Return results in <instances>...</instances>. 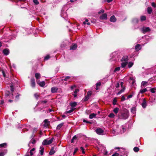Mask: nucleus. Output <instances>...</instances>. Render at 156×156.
Here are the masks:
<instances>
[{
  "instance_id": "nucleus-24",
  "label": "nucleus",
  "mask_w": 156,
  "mask_h": 156,
  "mask_svg": "<svg viewBox=\"0 0 156 156\" xmlns=\"http://www.w3.org/2000/svg\"><path fill=\"white\" fill-rule=\"evenodd\" d=\"M125 90V87H123L122 88V89H121L119 92L117 94V95H119L121 94L122 93L124 92Z\"/></svg>"
},
{
  "instance_id": "nucleus-38",
  "label": "nucleus",
  "mask_w": 156,
  "mask_h": 156,
  "mask_svg": "<svg viewBox=\"0 0 156 156\" xmlns=\"http://www.w3.org/2000/svg\"><path fill=\"white\" fill-rule=\"evenodd\" d=\"M89 98V97L87 95L85 96L83 98V100L84 101H87Z\"/></svg>"
},
{
  "instance_id": "nucleus-48",
  "label": "nucleus",
  "mask_w": 156,
  "mask_h": 156,
  "mask_svg": "<svg viewBox=\"0 0 156 156\" xmlns=\"http://www.w3.org/2000/svg\"><path fill=\"white\" fill-rule=\"evenodd\" d=\"M33 2L36 5H38L39 4L37 0H33Z\"/></svg>"
},
{
  "instance_id": "nucleus-20",
  "label": "nucleus",
  "mask_w": 156,
  "mask_h": 156,
  "mask_svg": "<svg viewBox=\"0 0 156 156\" xmlns=\"http://www.w3.org/2000/svg\"><path fill=\"white\" fill-rule=\"evenodd\" d=\"M128 64V62H122L121 63V67L122 68H125Z\"/></svg>"
},
{
  "instance_id": "nucleus-43",
  "label": "nucleus",
  "mask_w": 156,
  "mask_h": 156,
  "mask_svg": "<svg viewBox=\"0 0 156 156\" xmlns=\"http://www.w3.org/2000/svg\"><path fill=\"white\" fill-rule=\"evenodd\" d=\"M92 92L90 91H89L87 92V95L90 98V97L92 95Z\"/></svg>"
},
{
  "instance_id": "nucleus-36",
  "label": "nucleus",
  "mask_w": 156,
  "mask_h": 156,
  "mask_svg": "<svg viewBox=\"0 0 156 156\" xmlns=\"http://www.w3.org/2000/svg\"><path fill=\"white\" fill-rule=\"evenodd\" d=\"M147 82L145 81H143L142 82L141 84V86L144 87L145 85H146Z\"/></svg>"
},
{
  "instance_id": "nucleus-34",
  "label": "nucleus",
  "mask_w": 156,
  "mask_h": 156,
  "mask_svg": "<svg viewBox=\"0 0 156 156\" xmlns=\"http://www.w3.org/2000/svg\"><path fill=\"white\" fill-rule=\"evenodd\" d=\"M147 90L146 88H144L143 89H141L140 90V93L142 94L143 93L146 91H147Z\"/></svg>"
},
{
  "instance_id": "nucleus-63",
  "label": "nucleus",
  "mask_w": 156,
  "mask_h": 156,
  "mask_svg": "<svg viewBox=\"0 0 156 156\" xmlns=\"http://www.w3.org/2000/svg\"><path fill=\"white\" fill-rule=\"evenodd\" d=\"M133 96V95L131 94L127 96V98L129 99L131 98Z\"/></svg>"
},
{
  "instance_id": "nucleus-58",
  "label": "nucleus",
  "mask_w": 156,
  "mask_h": 156,
  "mask_svg": "<svg viewBox=\"0 0 156 156\" xmlns=\"http://www.w3.org/2000/svg\"><path fill=\"white\" fill-rule=\"evenodd\" d=\"M20 96V94L17 93V95L16 96V98L17 99H19V96Z\"/></svg>"
},
{
  "instance_id": "nucleus-42",
  "label": "nucleus",
  "mask_w": 156,
  "mask_h": 156,
  "mask_svg": "<svg viewBox=\"0 0 156 156\" xmlns=\"http://www.w3.org/2000/svg\"><path fill=\"white\" fill-rule=\"evenodd\" d=\"M139 148L137 147H135L133 148V150L135 152H137L139 151Z\"/></svg>"
},
{
  "instance_id": "nucleus-19",
  "label": "nucleus",
  "mask_w": 156,
  "mask_h": 156,
  "mask_svg": "<svg viewBox=\"0 0 156 156\" xmlns=\"http://www.w3.org/2000/svg\"><path fill=\"white\" fill-rule=\"evenodd\" d=\"M55 153V151L54 150V147H52L51 148L50 151L49 152V154L50 155H52L54 154Z\"/></svg>"
},
{
  "instance_id": "nucleus-44",
  "label": "nucleus",
  "mask_w": 156,
  "mask_h": 156,
  "mask_svg": "<svg viewBox=\"0 0 156 156\" xmlns=\"http://www.w3.org/2000/svg\"><path fill=\"white\" fill-rule=\"evenodd\" d=\"M70 78V76H67L64 79H62L61 80H64V81H67Z\"/></svg>"
},
{
  "instance_id": "nucleus-31",
  "label": "nucleus",
  "mask_w": 156,
  "mask_h": 156,
  "mask_svg": "<svg viewBox=\"0 0 156 156\" xmlns=\"http://www.w3.org/2000/svg\"><path fill=\"white\" fill-rule=\"evenodd\" d=\"M150 91L152 93H155L156 91V87L151 88L150 89Z\"/></svg>"
},
{
  "instance_id": "nucleus-61",
  "label": "nucleus",
  "mask_w": 156,
  "mask_h": 156,
  "mask_svg": "<svg viewBox=\"0 0 156 156\" xmlns=\"http://www.w3.org/2000/svg\"><path fill=\"white\" fill-rule=\"evenodd\" d=\"M123 84H124V83L123 82H121V83H120V85H121L122 88L124 87L123 86Z\"/></svg>"
},
{
  "instance_id": "nucleus-45",
  "label": "nucleus",
  "mask_w": 156,
  "mask_h": 156,
  "mask_svg": "<svg viewBox=\"0 0 156 156\" xmlns=\"http://www.w3.org/2000/svg\"><path fill=\"white\" fill-rule=\"evenodd\" d=\"M35 97L37 99L39 97V95L38 93H36L34 94Z\"/></svg>"
},
{
  "instance_id": "nucleus-5",
  "label": "nucleus",
  "mask_w": 156,
  "mask_h": 156,
  "mask_svg": "<svg viewBox=\"0 0 156 156\" xmlns=\"http://www.w3.org/2000/svg\"><path fill=\"white\" fill-rule=\"evenodd\" d=\"M54 139V138L52 137L49 140L47 139L44 140L42 144L44 145L50 144L52 143Z\"/></svg>"
},
{
  "instance_id": "nucleus-16",
  "label": "nucleus",
  "mask_w": 156,
  "mask_h": 156,
  "mask_svg": "<svg viewBox=\"0 0 156 156\" xmlns=\"http://www.w3.org/2000/svg\"><path fill=\"white\" fill-rule=\"evenodd\" d=\"M38 81L37 80V83L39 84V85L41 87H44L45 85V83L44 81H42V82H40L38 83Z\"/></svg>"
},
{
  "instance_id": "nucleus-9",
  "label": "nucleus",
  "mask_w": 156,
  "mask_h": 156,
  "mask_svg": "<svg viewBox=\"0 0 156 156\" xmlns=\"http://www.w3.org/2000/svg\"><path fill=\"white\" fill-rule=\"evenodd\" d=\"M101 20H106L107 19V15L106 13H103L99 17Z\"/></svg>"
},
{
  "instance_id": "nucleus-27",
  "label": "nucleus",
  "mask_w": 156,
  "mask_h": 156,
  "mask_svg": "<svg viewBox=\"0 0 156 156\" xmlns=\"http://www.w3.org/2000/svg\"><path fill=\"white\" fill-rule=\"evenodd\" d=\"M97 114L94 113H92L89 115V118L90 119H92L94 117H95Z\"/></svg>"
},
{
  "instance_id": "nucleus-39",
  "label": "nucleus",
  "mask_w": 156,
  "mask_h": 156,
  "mask_svg": "<svg viewBox=\"0 0 156 156\" xmlns=\"http://www.w3.org/2000/svg\"><path fill=\"white\" fill-rule=\"evenodd\" d=\"M140 20L141 21H144L146 20V17L145 16H141L140 17Z\"/></svg>"
},
{
  "instance_id": "nucleus-56",
  "label": "nucleus",
  "mask_w": 156,
  "mask_h": 156,
  "mask_svg": "<svg viewBox=\"0 0 156 156\" xmlns=\"http://www.w3.org/2000/svg\"><path fill=\"white\" fill-rule=\"evenodd\" d=\"M83 122H86L87 123H91V122H90L88 121H87L85 119H84L83 120Z\"/></svg>"
},
{
  "instance_id": "nucleus-21",
  "label": "nucleus",
  "mask_w": 156,
  "mask_h": 156,
  "mask_svg": "<svg viewBox=\"0 0 156 156\" xmlns=\"http://www.w3.org/2000/svg\"><path fill=\"white\" fill-rule=\"evenodd\" d=\"M141 49L140 45V44H137L135 47V49L137 51Z\"/></svg>"
},
{
  "instance_id": "nucleus-1",
  "label": "nucleus",
  "mask_w": 156,
  "mask_h": 156,
  "mask_svg": "<svg viewBox=\"0 0 156 156\" xmlns=\"http://www.w3.org/2000/svg\"><path fill=\"white\" fill-rule=\"evenodd\" d=\"M10 87L11 92L10 93L9 91H6L5 92V97L7 99L13 98V92L14 91L13 86L12 85L10 86Z\"/></svg>"
},
{
  "instance_id": "nucleus-12",
  "label": "nucleus",
  "mask_w": 156,
  "mask_h": 156,
  "mask_svg": "<svg viewBox=\"0 0 156 156\" xmlns=\"http://www.w3.org/2000/svg\"><path fill=\"white\" fill-rule=\"evenodd\" d=\"M141 105L143 108H145L147 105L146 101L145 99H144L143 100V102L141 104Z\"/></svg>"
},
{
  "instance_id": "nucleus-17",
  "label": "nucleus",
  "mask_w": 156,
  "mask_h": 156,
  "mask_svg": "<svg viewBox=\"0 0 156 156\" xmlns=\"http://www.w3.org/2000/svg\"><path fill=\"white\" fill-rule=\"evenodd\" d=\"M77 48V45L76 44H75L70 46V50H74L76 49Z\"/></svg>"
},
{
  "instance_id": "nucleus-23",
  "label": "nucleus",
  "mask_w": 156,
  "mask_h": 156,
  "mask_svg": "<svg viewBox=\"0 0 156 156\" xmlns=\"http://www.w3.org/2000/svg\"><path fill=\"white\" fill-rule=\"evenodd\" d=\"M152 11V9L151 7H149L147 8V12L149 14H151Z\"/></svg>"
},
{
  "instance_id": "nucleus-64",
  "label": "nucleus",
  "mask_w": 156,
  "mask_h": 156,
  "mask_svg": "<svg viewBox=\"0 0 156 156\" xmlns=\"http://www.w3.org/2000/svg\"><path fill=\"white\" fill-rule=\"evenodd\" d=\"M5 154L3 152L0 153V156H3Z\"/></svg>"
},
{
  "instance_id": "nucleus-11",
  "label": "nucleus",
  "mask_w": 156,
  "mask_h": 156,
  "mask_svg": "<svg viewBox=\"0 0 156 156\" xmlns=\"http://www.w3.org/2000/svg\"><path fill=\"white\" fill-rule=\"evenodd\" d=\"M3 53L5 55H7L9 53V50L8 48H5L3 50Z\"/></svg>"
},
{
  "instance_id": "nucleus-33",
  "label": "nucleus",
  "mask_w": 156,
  "mask_h": 156,
  "mask_svg": "<svg viewBox=\"0 0 156 156\" xmlns=\"http://www.w3.org/2000/svg\"><path fill=\"white\" fill-rule=\"evenodd\" d=\"M139 20L137 18H134L133 20V23H137L138 22Z\"/></svg>"
},
{
  "instance_id": "nucleus-54",
  "label": "nucleus",
  "mask_w": 156,
  "mask_h": 156,
  "mask_svg": "<svg viewBox=\"0 0 156 156\" xmlns=\"http://www.w3.org/2000/svg\"><path fill=\"white\" fill-rule=\"evenodd\" d=\"M151 5L152 6L154 7L155 8L156 7V5L155 4L154 2H152L151 3Z\"/></svg>"
},
{
  "instance_id": "nucleus-49",
  "label": "nucleus",
  "mask_w": 156,
  "mask_h": 156,
  "mask_svg": "<svg viewBox=\"0 0 156 156\" xmlns=\"http://www.w3.org/2000/svg\"><path fill=\"white\" fill-rule=\"evenodd\" d=\"M50 58V56L49 55H47L44 58V60H47Z\"/></svg>"
},
{
  "instance_id": "nucleus-25",
  "label": "nucleus",
  "mask_w": 156,
  "mask_h": 156,
  "mask_svg": "<svg viewBox=\"0 0 156 156\" xmlns=\"http://www.w3.org/2000/svg\"><path fill=\"white\" fill-rule=\"evenodd\" d=\"M63 122L61 123L58 124L57 126V129L58 130L60 129L63 126Z\"/></svg>"
},
{
  "instance_id": "nucleus-32",
  "label": "nucleus",
  "mask_w": 156,
  "mask_h": 156,
  "mask_svg": "<svg viewBox=\"0 0 156 156\" xmlns=\"http://www.w3.org/2000/svg\"><path fill=\"white\" fill-rule=\"evenodd\" d=\"M119 111V108H115L113 110V112L116 114L118 113Z\"/></svg>"
},
{
  "instance_id": "nucleus-41",
  "label": "nucleus",
  "mask_w": 156,
  "mask_h": 156,
  "mask_svg": "<svg viewBox=\"0 0 156 156\" xmlns=\"http://www.w3.org/2000/svg\"><path fill=\"white\" fill-rule=\"evenodd\" d=\"M108 116L110 118H113L115 117V115L113 113H111L108 115Z\"/></svg>"
},
{
  "instance_id": "nucleus-8",
  "label": "nucleus",
  "mask_w": 156,
  "mask_h": 156,
  "mask_svg": "<svg viewBox=\"0 0 156 156\" xmlns=\"http://www.w3.org/2000/svg\"><path fill=\"white\" fill-rule=\"evenodd\" d=\"M30 85L31 87L33 88H34L35 87V80L34 78H31V79Z\"/></svg>"
},
{
  "instance_id": "nucleus-37",
  "label": "nucleus",
  "mask_w": 156,
  "mask_h": 156,
  "mask_svg": "<svg viewBox=\"0 0 156 156\" xmlns=\"http://www.w3.org/2000/svg\"><path fill=\"white\" fill-rule=\"evenodd\" d=\"M126 131V129L123 126H122L121 129V133H124Z\"/></svg>"
},
{
  "instance_id": "nucleus-46",
  "label": "nucleus",
  "mask_w": 156,
  "mask_h": 156,
  "mask_svg": "<svg viewBox=\"0 0 156 156\" xmlns=\"http://www.w3.org/2000/svg\"><path fill=\"white\" fill-rule=\"evenodd\" d=\"M120 69V67H116L115 69L114 70V72H115L117 71H119Z\"/></svg>"
},
{
  "instance_id": "nucleus-62",
  "label": "nucleus",
  "mask_w": 156,
  "mask_h": 156,
  "mask_svg": "<svg viewBox=\"0 0 156 156\" xmlns=\"http://www.w3.org/2000/svg\"><path fill=\"white\" fill-rule=\"evenodd\" d=\"M52 111V110L51 109H49L47 111V112L48 113H50Z\"/></svg>"
},
{
  "instance_id": "nucleus-13",
  "label": "nucleus",
  "mask_w": 156,
  "mask_h": 156,
  "mask_svg": "<svg viewBox=\"0 0 156 156\" xmlns=\"http://www.w3.org/2000/svg\"><path fill=\"white\" fill-rule=\"evenodd\" d=\"M116 20V19L114 15L112 16L110 19V21L112 22H115Z\"/></svg>"
},
{
  "instance_id": "nucleus-40",
  "label": "nucleus",
  "mask_w": 156,
  "mask_h": 156,
  "mask_svg": "<svg viewBox=\"0 0 156 156\" xmlns=\"http://www.w3.org/2000/svg\"><path fill=\"white\" fill-rule=\"evenodd\" d=\"M133 64V62H129L128 64V66L129 68H131V67H132Z\"/></svg>"
},
{
  "instance_id": "nucleus-53",
  "label": "nucleus",
  "mask_w": 156,
  "mask_h": 156,
  "mask_svg": "<svg viewBox=\"0 0 156 156\" xmlns=\"http://www.w3.org/2000/svg\"><path fill=\"white\" fill-rule=\"evenodd\" d=\"M119 154L117 153H115L114 154H113L112 156H119Z\"/></svg>"
},
{
  "instance_id": "nucleus-55",
  "label": "nucleus",
  "mask_w": 156,
  "mask_h": 156,
  "mask_svg": "<svg viewBox=\"0 0 156 156\" xmlns=\"http://www.w3.org/2000/svg\"><path fill=\"white\" fill-rule=\"evenodd\" d=\"M88 22V19H86L85 20V21H84L83 22V24H86L87 23V22Z\"/></svg>"
},
{
  "instance_id": "nucleus-4",
  "label": "nucleus",
  "mask_w": 156,
  "mask_h": 156,
  "mask_svg": "<svg viewBox=\"0 0 156 156\" xmlns=\"http://www.w3.org/2000/svg\"><path fill=\"white\" fill-rule=\"evenodd\" d=\"M66 9L65 6H64L62 8L61 11V16L64 18H66L67 16V14L66 12Z\"/></svg>"
},
{
  "instance_id": "nucleus-50",
  "label": "nucleus",
  "mask_w": 156,
  "mask_h": 156,
  "mask_svg": "<svg viewBox=\"0 0 156 156\" xmlns=\"http://www.w3.org/2000/svg\"><path fill=\"white\" fill-rule=\"evenodd\" d=\"M104 12H105V11L104 10L101 9V10H100V11H99L98 12V14L103 13H104Z\"/></svg>"
},
{
  "instance_id": "nucleus-22",
  "label": "nucleus",
  "mask_w": 156,
  "mask_h": 156,
  "mask_svg": "<svg viewBox=\"0 0 156 156\" xmlns=\"http://www.w3.org/2000/svg\"><path fill=\"white\" fill-rule=\"evenodd\" d=\"M78 137V135H75L73 137V138L71 140V142L72 143L74 141L76 140Z\"/></svg>"
},
{
  "instance_id": "nucleus-14",
  "label": "nucleus",
  "mask_w": 156,
  "mask_h": 156,
  "mask_svg": "<svg viewBox=\"0 0 156 156\" xmlns=\"http://www.w3.org/2000/svg\"><path fill=\"white\" fill-rule=\"evenodd\" d=\"M128 60V56H123L121 59L122 62L124 61L125 62H127Z\"/></svg>"
},
{
  "instance_id": "nucleus-60",
  "label": "nucleus",
  "mask_w": 156,
  "mask_h": 156,
  "mask_svg": "<svg viewBox=\"0 0 156 156\" xmlns=\"http://www.w3.org/2000/svg\"><path fill=\"white\" fill-rule=\"evenodd\" d=\"M2 73L3 75V76L5 77V72L3 71H2Z\"/></svg>"
},
{
  "instance_id": "nucleus-30",
  "label": "nucleus",
  "mask_w": 156,
  "mask_h": 156,
  "mask_svg": "<svg viewBox=\"0 0 156 156\" xmlns=\"http://www.w3.org/2000/svg\"><path fill=\"white\" fill-rule=\"evenodd\" d=\"M75 109V108H71L70 110L66 111V112L67 114H70L73 112Z\"/></svg>"
},
{
  "instance_id": "nucleus-26",
  "label": "nucleus",
  "mask_w": 156,
  "mask_h": 156,
  "mask_svg": "<svg viewBox=\"0 0 156 156\" xmlns=\"http://www.w3.org/2000/svg\"><path fill=\"white\" fill-rule=\"evenodd\" d=\"M35 77L37 80L39 79L41 77V75L39 73H36L35 74Z\"/></svg>"
},
{
  "instance_id": "nucleus-59",
  "label": "nucleus",
  "mask_w": 156,
  "mask_h": 156,
  "mask_svg": "<svg viewBox=\"0 0 156 156\" xmlns=\"http://www.w3.org/2000/svg\"><path fill=\"white\" fill-rule=\"evenodd\" d=\"M101 83L100 82H98L96 83V86H100L101 85Z\"/></svg>"
},
{
  "instance_id": "nucleus-10",
  "label": "nucleus",
  "mask_w": 156,
  "mask_h": 156,
  "mask_svg": "<svg viewBox=\"0 0 156 156\" xmlns=\"http://www.w3.org/2000/svg\"><path fill=\"white\" fill-rule=\"evenodd\" d=\"M77 104L76 102H71L70 103V105L72 107L71 108H75V107H76Z\"/></svg>"
},
{
  "instance_id": "nucleus-18",
  "label": "nucleus",
  "mask_w": 156,
  "mask_h": 156,
  "mask_svg": "<svg viewBox=\"0 0 156 156\" xmlns=\"http://www.w3.org/2000/svg\"><path fill=\"white\" fill-rule=\"evenodd\" d=\"M40 154L41 155H42L43 154L44 148L43 147L41 146L40 147Z\"/></svg>"
},
{
  "instance_id": "nucleus-35",
  "label": "nucleus",
  "mask_w": 156,
  "mask_h": 156,
  "mask_svg": "<svg viewBox=\"0 0 156 156\" xmlns=\"http://www.w3.org/2000/svg\"><path fill=\"white\" fill-rule=\"evenodd\" d=\"M7 146V144L6 143H4L0 144V147L1 148L5 147Z\"/></svg>"
},
{
  "instance_id": "nucleus-28",
  "label": "nucleus",
  "mask_w": 156,
  "mask_h": 156,
  "mask_svg": "<svg viewBox=\"0 0 156 156\" xmlns=\"http://www.w3.org/2000/svg\"><path fill=\"white\" fill-rule=\"evenodd\" d=\"M136 108L135 107H132L131 109V112L133 114H135L136 113Z\"/></svg>"
},
{
  "instance_id": "nucleus-51",
  "label": "nucleus",
  "mask_w": 156,
  "mask_h": 156,
  "mask_svg": "<svg viewBox=\"0 0 156 156\" xmlns=\"http://www.w3.org/2000/svg\"><path fill=\"white\" fill-rule=\"evenodd\" d=\"M78 150V149L77 148H76L74 150L73 152V154L74 155L75 154V153Z\"/></svg>"
},
{
  "instance_id": "nucleus-57",
  "label": "nucleus",
  "mask_w": 156,
  "mask_h": 156,
  "mask_svg": "<svg viewBox=\"0 0 156 156\" xmlns=\"http://www.w3.org/2000/svg\"><path fill=\"white\" fill-rule=\"evenodd\" d=\"M125 100V98L123 95H122L121 97V100L122 101H124Z\"/></svg>"
},
{
  "instance_id": "nucleus-47",
  "label": "nucleus",
  "mask_w": 156,
  "mask_h": 156,
  "mask_svg": "<svg viewBox=\"0 0 156 156\" xmlns=\"http://www.w3.org/2000/svg\"><path fill=\"white\" fill-rule=\"evenodd\" d=\"M117 101L116 99L114 98L112 101L113 105H116Z\"/></svg>"
},
{
  "instance_id": "nucleus-6",
  "label": "nucleus",
  "mask_w": 156,
  "mask_h": 156,
  "mask_svg": "<svg viewBox=\"0 0 156 156\" xmlns=\"http://www.w3.org/2000/svg\"><path fill=\"white\" fill-rule=\"evenodd\" d=\"M96 133L99 135H103L104 134V131L101 128L98 127L95 130Z\"/></svg>"
},
{
  "instance_id": "nucleus-7",
  "label": "nucleus",
  "mask_w": 156,
  "mask_h": 156,
  "mask_svg": "<svg viewBox=\"0 0 156 156\" xmlns=\"http://www.w3.org/2000/svg\"><path fill=\"white\" fill-rule=\"evenodd\" d=\"M141 30L144 34H145L147 32L150 31L151 29L149 27H144L141 29Z\"/></svg>"
},
{
  "instance_id": "nucleus-15",
  "label": "nucleus",
  "mask_w": 156,
  "mask_h": 156,
  "mask_svg": "<svg viewBox=\"0 0 156 156\" xmlns=\"http://www.w3.org/2000/svg\"><path fill=\"white\" fill-rule=\"evenodd\" d=\"M58 89L57 87H54L51 88V90L52 93H54L57 92Z\"/></svg>"
},
{
  "instance_id": "nucleus-29",
  "label": "nucleus",
  "mask_w": 156,
  "mask_h": 156,
  "mask_svg": "<svg viewBox=\"0 0 156 156\" xmlns=\"http://www.w3.org/2000/svg\"><path fill=\"white\" fill-rule=\"evenodd\" d=\"M36 143V141L34 139V140H32L28 144L29 146H30V145L31 144H34Z\"/></svg>"
},
{
  "instance_id": "nucleus-52",
  "label": "nucleus",
  "mask_w": 156,
  "mask_h": 156,
  "mask_svg": "<svg viewBox=\"0 0 156 156\" xmlns=\"http://www.w3.org/2000/svg\"><path fill=\"white\" fill-rule=\"evenodd\" d=\"M80 149L82 151V153L83 154H84L85 153V152L84 151V149L83 147H80Z\"/></svg>"
},
{
  "instance_id": "nucleus-2",
  "label": "nucleus",
  "mask_w": 156,
  "mask_h": 156,
  "mask_svg": "<svg viewBox=\"0 0 156 156\" xmlns=\"http://www.w3.org/2000/svg\"><path fill=\"white\" fill-rule=\"evenodd\" d=\"M129 115L127 112L121 113L119 114L118 117L119 119H126L128 117Z\"/></svg>"
},
{
  "instance_id": "nucleus-3",
  "label": "nucleus",
  "mask_w": 156,
  "mask_h": 156,
  "mask_svg": "<svg viewBox=\"0 0 156 156\" xmlns=\"http://www.w3.org/2000/svg\"><path fill=\"white\" fill-rule=\"evenodd\" d=\"M110 57H111L110 59V61H111L116 60L118 58L117 52H114L112 53L110 55Z\"/></svg>"
}]
</instances>
